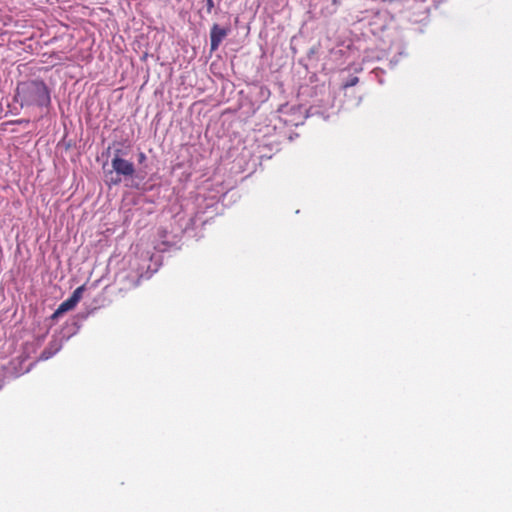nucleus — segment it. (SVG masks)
Returning <instances> with one entry per match:
<instances>
[{"mask_svg":"<svg viewBox=\"0 0 512 512\" xmlns=\"http://www.w3.org/2000/svg\"><path fill=\"white\" fill-rule=\"evenodd\" d=\"M15 101L22 108H47L51 104V91L43 80L22 81L17 84Z\"/></svg>","mask_w":512,"mask_h":512,"instance_id":"1","label":"nucleus"},{"mask_svg":"<svg viewBox=\"0 0 512 512\" xmlns=\"http://www.w3.org/2000/svg\"><path fill=\"white\" fill-rule=\"evenodd\" d=\"M229 29L214 24L210 31V47L211 51H215L220 46L223 39L227 36Z\"/></svg>","mask_w":512,"mask_h":512,"instance_id":"3","label":"nucleus"},{"mask_svg":"<svg viewBox=\"0 0 512 512\" xmlns=\"http://www.w3.org/2000/svg\"><path fill=\"white\" fill-rule=\"evenodd\" d=\"M145 160H146V155H145V153H144V152H140V153L138 154V161H139L140 163H142V162H143V161H145Z\"/></svg>","mask_w":512,"mask_h":512,"instance_id":"9","label":"nucleus"},{"mask_svg":"<svg viewBox=\"0 0 512 512\" xmlns=\"http://www.w3.org/2000/svg\"><path fill=\"white\" fill-rule=\"evenodd\" d=\"M77 305L76 302H74L73 299H71V297H69L68 299H66L65 301H63L59 307L56 309V311L53 313L52 315V318H57L58 316H60L61 314L67 312V311H70L72 310L75 306Z\"/></svg>","mask_w":512,"mask_h":512,"instance_id":"5","label":"nucleus"},{"mask_svg":"<svg viewBox=\"0 0 512 512\" xmlns=\"http://www.w3.org/2000/svg\"><path fill=\"white\" fill-rule=\"evenodd\" d=\"M60 349L59 344L55 342L49 343V345L41 352L39 360L46 361L53 357Z\"/></svg>","mask_w":512,"mask_h":512,"instance_id":"4","label":"nucleus"},{"mask_svg":"<svg viewBox=\"0 0 512 512\" xmlns=\"http://www.w3.org/2000/svg\"><path fill=\"white\" fill-rule=\"evenodd\" d=\"M111 164H112L113 170L118 175L130 177L135 172L133 163L126 159L119 157L118 155H115V157L112 159Z\"/></svg>","mask_w":512,"mask_h":512,"instance_id":"2","label":"nucleus"},{"mask_svg":"<svg viewBox=\"0 0 512 512\" xmlns=\"http://www.w3.org/2000/svg\"><path fill=\"white\" fill-rule=\"evenodd\" d=\"M139 284V278L132 281V287H136Z\"/></svg>","mask_w":512,"mask_h":512,"instance_id":"11","label":"nucleus"},{"mask_svg":"<svg viewBox=\"0 0 512 512\" xmlns=\"http://www.w3.org/2000/svg\"><path fill=\"white\" fill-rule=\"evenodd\" d=\"M206 2H207V11H208V13H210L214 7V2H213V0H206Z\"/></svg>","mask_w":512,"mask_h":512,"instance_id":"8","label":"nucleus"},{"mask_svg":"<svg viewBox=\"0 0 512 512\" xmlns=\"http://www.w3.org/2000/svg\"><path fill=\"white\" fill-rule=\"evenodd\" d=\"M359 79L358 77H352L350 78L344 85L345 88L355 86L358 83Z\"/></svg>","mask_w":512,"mask_h":512,"instance_id":"7","label":"nucleus"},{"mask_svg":"<svg viewBox=\"0 0 512 512\" xmlns=\"http://www.w3.org/2000/svg\"><path fill=\"white\" fill-rule=\"evenodd\" d=\"M121 182V178L120 177H117L116 179H111V183L114 184V185H117Z\"/></svg>","mask_w":512,"mask_h":512,"instance_id":"10","label":"nucleus"},{"mask_svg":"<svg viewBox=\"0 0 512 512\" xmlns=\"http://www.w3.org/2000/svg\"><path fill=\"white\" fill-rule=\"evenodd\" d=\"M85 291V285L79 286L74 290L72 295L70 296L71 299L74 300V302L78 303L80 299L82 298L83 292Z\"/></svg>","mask_w":512,"mask_h":512,"instance_id":"6","label":"nucleus"}]
</instances>
